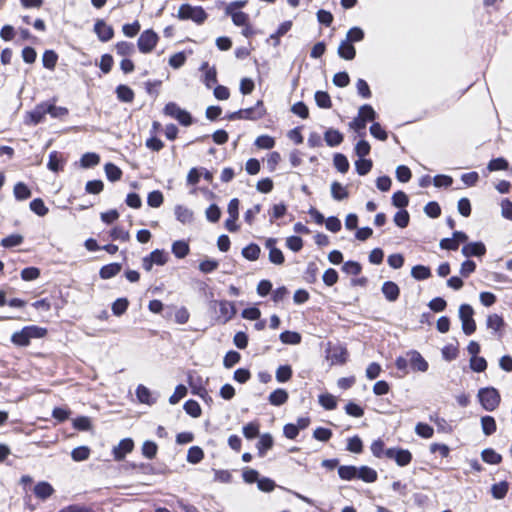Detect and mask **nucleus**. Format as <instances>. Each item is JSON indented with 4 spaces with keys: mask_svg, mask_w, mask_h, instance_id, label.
<instances>
[{
    "mask_svg": "<svg viewBox=\"0 0 512 512\" xmlns=\"http://www.w3.org/2000/svg\"><path fill=\"white\" fill-rule=\"evenodd\" d=\"M164 113L167 116L176 119L183 126H189L192 123V117L190 113L180 108L174 102H169L165 105Z\"/></svg>",
    "mask_w": 512,
    "mask_h": 512,
    "instance_id": "6",
    "label": "nucleus"
},
{
    "mask_svg": "<svg viewBox=\"0 0 512 512\" xmlns=\"http://www.w3.org/2000/svg\"><path fill=\"white\" fill-rule=\"evenodd\" d=\"M318 267L315 262H309L304 272V278L308 283H314L317 280Z\"/></svg>",
    "mask_w": 512,
    "mask_h": 512,
    "instance_id": "59",
    "label": "nucleus"
},
{
    "mask_svg": "<svg viewBox=\"0 0 512 512\" xmlns=\"http://www.w3.org/2000/svg\"><path fill=\"white\" fill-rule=\"evenodd\" d=\"M319 403L326 410H333L337 406L336 398L331 394H321L319 396Z\"/></svg>",
    "mask_w": 512,
    "mask_h": 512,
    "instance_id": "57",
    "label": "nucleus"
},
{
    "mask_svg": "<svg viewBox=\"0 0 512 512\" xmlns=\"http://www.w3.org/2000/svg\"><path fill=\"white\" fill-rule=\"evenodd\" d=\"M177 17L181 20H192L197 24H202L207 18V13L202 7L182 4L178 9Z\"/></svg>",
    "mask_w": 512,
    "mask_h": 512,
    "instance_id": "3",
    "label": "nucleus"
},
{
    "mask_svg": "<svg viewBox=\"0 0 512 512\" xmlns=\"http://www.w3.org/2000/svg\"><path fill=\"white\" fill-rule=\"evenodd\" d=\"M486 325L488 329L498 332L504 325V320L498 314H491L487 317Z\"/></svg>",
    "mask_w": 512,
    "mask_h": 512,
    "instance_id": "45",
    "label": "nucleus"
},
{
    "mask_svg": "<svg viewBox=\"0 0 512 512\" xmlns=\"http://www.w3.org/2000/svg\"><path fill=\"white\" fill-rule=\"evenodd\" d=\"M357 471V479H360L366 483H373L378 478L376 470L368 466H361L357 468Z\"/></svg>",
    "mask_w": 512,
    "mask_h": 512,
    "instance_id": "19",
    "label": "nucleus"
},
{
    "mask_svg": "<svg viewBox=\"0 0 512 512\" xmlns=\"http://www.w3.org/2000/svg\"><path fill=\"white\" fill-rule=\"evenodd\" d=\"M200 69L201 70H206L205 76H204V84L206 85L207 88H211L212 85L217 83V72H216V69L214 67L209 68L208 67V63L204 62L201 65Z\"/></svg>",
    "mask_w": 512,
    "mask_h": 512,
    "instance_id": "29",
    "label": "nucleus"
},
{
    "mask_svg": "<svg viewBox=\"0 0 512 512\" xmlns=\"http://www.w3.org/2000/svg\"><path fill=\"white\" fill-rule=\"evenodd\" d=\"M507 168H508V162L506 159H504L502 157L492 159L487 165V169L490 172L505 170Z\"/></svg>",
    "mask_w": 512,
    "mask_h": 512,
    "instance_id": "62",
    "label": "nucleus"
},
{
    "mask_svg": "<svg viewBox=\"0 0 512 512\" xmlns=\"http://www.w3.org/2000/svg\"><path fill=\"white\" fill-rule=\"evenodd\" d=\"M372 166H373V162L370 159L359 158L357 161H355L356 172L360 176H364V175L368 174L370 172V170L372 169Z\"/></svg>",
    "mask_w": 512,
    "mask_h": 512,
    "instance_id": "42",
    "label": "nucleus"
},
{
    "mask_svg": "<svg viewBox=\"0 0 512 512\" xmlns=\"http://www.w3.org/2000/svg\"><path fill=\"white\" fill-rule=\"evenodd\" d=\"M279 338L283 344L297 345L301 342V335L294 331H284Z\"/></svg>",
    "mask_w": 512,
    "mask_h": 512,
    "instance_id": "38",
    "label": "nucleus"
},
{
    "mask_svg": "<svg viewBox=\"0 0 512 512\" xmlns=\"http://www.w3.org/2000/svg\"><path fill=\"white\" fill-rule=\"evenodd\" d=\"M343 134L334 128H329L324 133V140L329 147H336L343 142Z\"/></svg>",
    "mask_w": 512,
    "mask_h": 512,
    "instance_id": "18",
    "label": "nucleus"
},
{
    "mask_svg": "<svg viewBox=\"0 0 512 512\" xmlns=\"http://www.w3.org/2000/svg\"><path fill=\"white\" fill-rule=\"evenodd\" d=\"M276 380L279 383H284L292 377V368L290 365H281L277 368L275 374Z\"/></svg>",
    "mask_w": 512,
    "mask_h": 512,
    "instance_id": "44",
    "label": "nucleus"
},
{
    "mask_svg": "<svg viewBox=\"0 0 512 512\" xmlns=\"http://www.w3.org/2000/svg\"><path fill=\"white\" fill-rule=\"evenodd\" d=\"M134 448V442L131 438L122 439L117 446L112 450V454L116 461H121L125 456L130 453Z\"/></svg>",
    "mask_w": 512,
    "mask_h": 512,
    "instance_id": "9",
    "label": "nucleus"
},
{
    "mask_svg": "<svg viewBox=\"0 0 512 512\" xmlns=\"http://www.w3.org/2000/svg\"><path fill=\"white\" fill-rule=\"evenodd\" d=\"M100 162V157L96 153L88 152L85 153L80 160L83 168H90L96 166Z\"/></svg>",
    "mask_w": 512,
    "mask_h": 512,
    "instance_id": "47",
    "label": "nucleus"
},
{
    "mask_svg": "<svg viewBox=\"0 0 512 512\" xmlns=\"http://www.w3.org/2000/svg\"><path fill=\"white\" fill-rule=\"evenodd\" d=\"M462 254L465 257H481L486 253V247L482 242H470L462 247Z\"/></svg>",
    "mask_w": 512,
    "mask_h": 512,
    "instance_id": "13",
    "label": "nucleus"
},
{
    "mask_svg": "<svg viewBox=\"0 0 512 512\" xmlns=\"http://www.w3.org/2000/svg\"><path fill=\"white\" fill-rule=\"evenodd\" d=\"M58 60V55L53 50H46L42 56L43 66L49 70H54Z\"/></svg>",
    "mask_w": 512,
    "mask_h": 512,
    "instance_id": "37",
    "label": "nucleus"
},
{
    "mask_svg": "<svg viewBox=\"0 0 512 512\" xmlns=\"http://www.w3.org/2000/svg\"><path fill=\"white\" fill-rule=\"evenodd\" d=\"M136 396L141 403L151 405L156 399L152 397L151 391L144 385L140 384L136 388Z\"/></svg>",
    "mask_w": 512,
    "mask_h": 512,
    "instance_id": "25",
    "label": "nucleus"
},
{
    "mask_svg": "<svg viewBox=\"0 0 512 512\" xmlns=\"http://www.w3.org/2000/svg\"><path fill=\"white\" fill-rule=\"evenodd\" d=\"M315 102L319 108L329 109L332 106V101L329 94L325 91H316Z\"/></svg>",
    "mask_w": 512,
    "mask_h": 512,
    "instance_id": "40",
    "label": "nucleus"
},
{
    "mask_svg": "<svg viewBox=\"0 0 512 512\" xmlns=\"http://www.w3.org/2000/svg\"><path fill=\"white\" fill-rule=\"evenodd\" d=\"M508 489L509 483L507 481H501L492 485L491 494L493 498L500 500L506 496Z\"/></svg>",
    "mask_w": 512,
    "mask_h": 512,
    "instance_id": "31",
    "label": "nucleus"
},
{
    "mask_svg": "<svg viewBox=\"0 0 512 512\" xmlns=\"http://www.w3.org/2000/svg\"><path fill=\"white\" fill-rule=\"evenodd\" d=\"M381 291L389 302H395L400 295L399 286L393 281L384 282Z\"/></svg>",
    "mask_w": 512,
    "mask_h": 512,
    "instance_id": "16",
    "label": "nucleus"
},
{
    "mask_svg": "<svg viewBox=\"0 0 512 512\" xmlns=\"http://www.w3.org/2000/svg\"><path fill=\"white\" fill-rule=\"evenodd\" d=\"M481 428L486 436L492 435L497 428L495 419L489 415L481 417Z\"/></svg>",
    "mask_w": 512,
    "mask_h": 512,
    "instance_id": "34",
    "label": "nucleus"
},
{
    "mask_svg": "<svg viewBox=\"0 0 512 512\" xmlns=\"http://www.w3.org/2000/svg\"><path fill=\"white\" fill-rule=\"evenodd\" d=\"M266 113L263 101L259 100L255 106L242 109L243 119L258 120L261 119Z\"/></svg>",
    "mask_w": 512,
    "mask_h": 512,
    "instance_id": "14",
    "label": "nucleus"
},
{
    "mask_svg": "<svg viewBox=\"0 0 512 512\" xmlns=\"http://www.w3.org/2000/svg\"><path fill=\"white\" fill-rule=\"evenodd\" d=\"M357 472V467L352 465H342L338 468L339 477L345 481L357 479Z\"/></svg>",
    "mask_w": 512,
    "mask_h": 512,
    "instance_id": "27",
    "label": "nucleus"
},
{
    "mask_svg": "<svg viewBox=\"0 0 512 512\" xmlns=\"http://www.w3.org/2000/svg\"><path fill=\"white\" fill-rule=\"evenodd\" d=\"M411 276L416 280H426L431 276V270L424 265H416L411 269Z\"/></svg>",
    "mask_w": 512,
    "mask_h": 512,
    "instance_id": "36",
    "label": "nucleus"
},
{
    "mask_svg": "<svg viewBox=\"0 0 512 512\" xmlns=\"http://www.w3.org/2000/svg\"><path fill=\"white\" fill-rule=\"evenodd\" d=\"M393 220L398 227L405 228L409 224L410 216L406 210L402 209L396 212Z\"/></svg>",
    "mask_w": 512,
    "mask_h": 512,
    "instance_id": "58",
    "label": "nucleus"
},
{
    "mask_svg": "<svg viewBox=\"0 0 512 512\" xmlns=\"http://www.w3.org/2000/svg\"><path fill=\"white\" fill-rule=\"evenodd\" d=\"M35 495L40 499H47L53 493V488L48 482H39L34 487Z\"/></svg>",
    "mask_w": 512,
    "mask_h": 512,
    "instance_id": "33",
    "label": "nucleus"
},
{
    "mask_svg": "<svg viewBox=\"0 0 512 512\" xmlns=\"http://www.w3.org/2000/svg\"><path fill=\"white\" fill-rule=\"evenodd\" d=\"M149 256L154 265L163 266L168 260V254L164 250L156 249Z\"/></svg>",
    "mask_w": 512,
    "mask_h": 512,
    "instance_id": "52",
    "label": "nucleus"
},
{
    "mask_svg": "<svg viewBox=\"0 0 512 512\" xmlns=\"http://www.w3.org/2000/svg\"><path fill=\"white\" fill-rule=\"evenodd\" d=\"M47 103H41L37 105L32 111L28 113L29 121L28 123L37 125L42 122L47 113Z\"/></svg>",
    "mask_w": 512,
    "mask_h": 512,
    "instance_id": "17",
    "label": "nucleus"
},
{
    "mask_svg": "<svg viewBox=\"0 0 512 512\" xmlns=\"http://www.w3.org/2000/svg\"><path fill=\"white\" fill-rule=\"evenodd\" d=\"M184 410H185V412L188 415H190V416H192L194 418L199 417L201 415V412H202L201 411V407L198 404V402L195 401V400H192V399H190V400L185 402Z\"/></svg>",
    "mask_w": 512,
    "mask_h": 512,
    "instance_id": "50",
    "label": "nucleus"
},
{
    "mask_svg": "<svg viewBox=\"0 0 512 512\" xmlns=\"http://www.w3.org/2000/svg\"><path fill=\"white\" fill-rule=\"evenodd\" d=\"M94 32L102 42L111 40L114 36V30L111 26L107 25L103 20H97L94 24Z\"/></svg>",
    "mask_w": 512,
    "mask_h": 512,
    "instance_id": "12",
    "label": "nucleus"
},
{
    "mask_svg": "<svg viewBox=\"0 0 512 512\" xmlns=\"http://www.w3.org/2000/svg\"><path fill=\"white\" fill-rule=\"evenodd\" d=\"M104 169L107 179L112 182L119 180L122 176L121 169L113 163H107Z\"/></svg>",
    "mask_w": 512,
    "mask_h": 512,
    "instance_id": "43",
    "label": "nucleus"
},
{
    "mask_svg": "<svg viewBox=\"0 0 512 512\" xmlns=\"http://www.w3.org/2000/svg\"><path fill=\"white\" fill-rule=\"evenodd\" d=\"M292 27V21H284L278 27V29L270 35L269 40L273 41V46L277 47L280 44V37L284 36Z\"/></svg>",
    "mask_w": 512,
    "mask_h": 512,
    "instance_id": "21",
    "label": "nucleus"
},
{
    "mask_svg": "<svg viewBox=\"0 0 512 512\" xmlns=\"http://www.w3.org/2000/svg\"><path fill=\"white\" fill-rule=\"evenodd\" d=\"M14 196L17 200H26L28 199L30 196H31V191L30 189L28 188V186L26 184H24L23 182H18L15 186H14Z\"/></svg>",
    "mask_w": 512,
    "mask_h": 512,
    "instance_id": "41",
    "label": "nucleus"
},
{
    "mask_svg": "<svg viewBox=\"0 0 512 512\" xmlns=\"http://www.w3.org/2000/svg\"><path fill=\"white\" fill-rule=\"evenodd\" d=\"M90 456V449L87 446H79L72 450L71 457L74 461L80 462L87 460Z\"/></svg>",
    "mask_w": 512,
    "mask_h": 512,
    "instance_id": "48",
    "label": "nucleus"
},
{
    "mask_svg": "<svg viewBox=\"0 0 512 512\" xmlns=\"http://www.w3.org/2000/svg\"><path fill=\"white\" fill-rule=\"evenodd\" d=\"M333 164L340 173H346L350 166L347 157L341 153H336L334 155Z\"/></svg>",
    "mask_w": 512,
    "mask_h": 512,
    "instance_id": "39",
    "label": "nucleus"
},
{
    "mask_svg": "<svg viewBox=\"0 0 512 512\" xmlns=\"http://www.w3.org/2000/svg\"><path fill=\"white\" fill-rule=\"evenodd\" d=\"M273 446V438L270 434L266 433L260 436L257 444L258 454L262 457Z\"/></svg>",
    "mask_w": 512,
    "mask_h": 512,
    "instance_id": "30",
    "label": "nucleus"
},
{
    "mask_svg": "<svg viewBox=\"0 0 512 512\" xmlns=\"http://www.w3.org/2000/svg\"><path fill=\"white\" fill-rule=\"evenodd\" d=\"M260 252V247L255 243H251L242 249V256L249 261H256L260 256Z\"/></svg>",
    "mask_w": 512,
    "mask_h": 512,
    "instance_id": "32",
    "label": "nucleus"
},
{
    "mask_svg": "<svg viewBox=\"0 0 512 512\" xmlns=\"http://www.w3.org/2000/svg\"><path fill=\"white\" fill-rule=\"evenodd\" d=\"M407 356L409 357V364L414 371L426 372L428 370V362L418 351L411 350L407 352Z\"/></svg>",
    "mask_w": 512,
    "mask_h": 512,
    "instance_id": "11",
    "label": "nucleus"
},
{
    "mask_svg": "<svg viewBox=\"0 0 512 512\" xmlns=\"http://www.w3.org/2000/svg\"><path fill=\"white\" fill-rule=\"evenodd\" d=\"M204 457V452L199 446H192L187 453V461L192 464L199 463Z\"/></svg>",
    "mask_w": 512,
    "mask_h": 512,
    "instance_id": "46",
    "label": "nucleus"
},
{
    "mask_svg": "<svg viewBox=\"0 0 512 512\" xmlns=\"http://www.w3.org/2000/svg\"><path fill=\"white\" fill-rule=\"evenodd\" d=\"M116 95L119 101L124 103H131L134 100L133 90L124 84H120L116 88Z\"/></svg>",
    "mask_w": 512,
    "mask_h": 512,
    "instance_id": "23",
    "label": "nucleus"
},
{
    "mask_svg": "<svg viewBox=\"0 0 512 512\" xmlns=\"http://www.w3.org/2000/svg\"><path fill=\"white\" fill-rule=\"evenodd\" d=\"M415 433L422 438L429 439L433 436L434 430L430 425L419 422L415 426Z\"/></svg>",
    "mask_w": 512,
    "mask_h": 512,
    "instance_id": "53",
    "label": "nucleus"
},
{
    "mask_svg": "<svg viewBox=\"0 0 512 512\" xmlns=\"http://www.w3.org/2000/svg\"><path fill=\"white\" fill-rule=\"evenodd\" d=\"M474 310L469 304H462L459 307V318L462 323V330L465 335H471L476 330V323L473 319Z\"/></svg>",
    "mask_w": 512,
    "mask_h": 512,
    "instance_id": "5",
    "label": "nucleus"
},
{
    "mask_svg": "<svg viewBox=\"0 0 512 512\" xmlns=\"http://www.w3.org/2000/svg\"><path fill=\"white\" fill-rule=\"evenodd\" d=\"M62 162L63 161H62L61 157L59 156L58 152L53 151L49 155V161H48L47 167L49 170H51L53 172H58L59 170L62 169Z\"/></svg>",
    "mask_w": 512,
    "mask_h": 512,
    "instance_id": "51",
    "label": "nucleus"
},
{
    "mask_svg": "<svg viewBox=\"0 0 512 512\" xmlns=\"http://www.w3.org/2000/svg\"><path fill=\"white\" fill-rule=\"evenodd\" d=\"M158 446L153 441H145L142 445V454L148 459H153L157 454Z\"/></svg>",
    "mask_w": 512,
    "mask_h": 512,
    "instance_id": "55",
    "label": "nucleus"
},
{
    "mask_svg": "<svg viewBox=\"0 0 512 512\" xmlns=\"http://www.w3.org/2000/svg\"><path fill=\"white\" fill-rule=\"evenodd\" d=\"M218 305H219L218 320L221 323L228 322L236 314V308H235L234 303L227 301V300H222V301L218 302Z\"/></svg>",
    "mask_w": 512,
    "mask_h": 512,
    "instance_id": "10",
    "label": "nucleus"
},
{
    "mask_svg": "<svg viewBox=\"0 0 512 512\" xmlns=\"http://www.w3.org/2000/svg\"><path fill=\"white\" fill-rule=\"evenodd\" d=\"M255 145L260 149H271L275 145V140L271 136L261 135L256 138Z\"/></svg>",
    "mask_w": 512,
    "mask_h": 512,
    "instance_id": "61",
    "label": "nucleus"
},
{
    "mask_svg": "<svg viewBox=\"0 0 512 512\" xmlns=\"http://www.w3.org/2000/svg\"><path fill=\"white\" fill-rule=\"evenodd\" d=\"M158 39L157 33L152 29L143 31L137 41L139 51L144 54L151 52L155 48Z\"/></svg>",
    "mask_w": 512,
    "mask_h": 512,
    "instance_id": "7",
    "label": "nucleus"
},
{
    "mask_svg": "<svg viewBox=\"0 0 512 512\" xmlns=\"http://www.w3.org/2000/svg\"><path fill=\"white\" fill-rule=\"evenodd\" d=\"M189 251V245L184 240H177L172 244V253L176 258H185L189 254Z\"/></svg>",
    "mask_w": 512,
    "mask_h": 512,
    "instance_id": "26",
    "label": "nucleus"
},
{
    "mask_svg": "<svg viewBox=\"0 0 512 512\" xmlns=\"http://www.w3.org/2000/svg\"><path fill=\"white\" fill-rule=\"evenodd\" d=\"M477 398L486 411H494L501 402L499 391L494 387L480 388L477 393Z\"/></svg>",
    "mask_w": 512,
    "mask_h": 512,
    "instance_id": "2",
    "label": "nucleus"
},
{
    "mask_svg": "<svg viewBox=\"0 0 512 512\" xmlns=\"http://www.w3.org/2000/svg\"><path fill=\"white\" fill-rule=\"evenodd\" d=\"M164 197L161 191L154 190L148 194L147 204L152 208H158L163 204Z\"/></svg>",
    "mask_w": 512,
    "mask_h": 512,
    "instance_id": "49",
    "label": "nucleus"
},
{
    "mask_svg": "<svg viewBox=\"0 0 512 512\" xmlns=\"http://www.w3.org/2000/svg\"><path fill=\"white\" fill-rule=\"evenodd\" d=\"M187 382L191 388L192 394L205 401H207V399H211L206 389L208 378L204 379L201 375L194 372L188 374Z\"/></svg>",
    "mask_w": 512,
    "mask_h": 512,
    "instance_id": "4",
    "label": "nucleus"
},
{
    "mask_svg": "<svg viewBox=\"0 0 512 512\" xmlns=\"http://www.w3.org/2000/svg\"><path fill=\"white\" fill-rule=\"evenodd\" d=\"M46 333L47 330L45 328L35 325L25 326L22 330L12 334L11 341L17 346L25 347L30 344L31 339L42 338Z\"/></svg>",
    "mask_w": 512,
    "mask_h": 512,
    "instance_id": "1",
    "label": "nucleus"
},
{
    "mask_svg": "<svg viewBox=\"0 0 512 512\" xmlns=\"http://www.w3.org/2000/svg\"><path fill=\"white\" fill-rule=\"evenodd\" d=\"M121 264L119 263H110L107 265H104L100 271L99 275L102 279H110L117 275L121 271Z\"/></svg>",
    "mask_w": 512,
    "mask_h": 512,
    "instance_id": "24",
    "label": "nucleus"
},
{
    "mask_svg": "<svg viewBox=\"0 0 512 512\" xmlns=\"http://www.w3.org/2000/svg\"><path fill=\"white\" fill-rule=\"evenodd\" d=\"M338 55L345 60H352L356 55L355 47L348 41L343 40L338 47Z\"/></svg>",
    "mask_w": 512,
    "mask_h": 512,
    "instance_id": "22",
    "label": "nucleus"
},
{
    "mask_svg": "<svg viewBox=\"0 0 512 512\" xmlns=\"http://www.w3.org/2000/svg\"><path fill=\"white\" fill-rule=\"evenodd\" d=\"M392 203L395 207L404 208L408 205L409 198L403 191H397L392 196Z\"/></svg>",
    "mask_w": 512,
    "mask_h": 512,
    "instance_id": "63",
    "label": "nucleus"
},
{
    "mask_svg": "<svg viewBox=\"0 0 512 512\" xmlns=\"http://www.w3.org/2000/svg\"><path fill=\"white\" fill-rule=\"evenodd\" d=\"M482 460L488 464H499L502 461V456L491 448L484 449L481 452Z\"/></svg>",
    "mask_w": 512,
    "mask_h": 512,
    "instance_id": "35",
    "label": "nucleus"
},
{
    "mask_svg": "<svg viewBox=\"0 0 512 512\" xmlns=\"http://www.w3.org/2000/svg\"><path fill=\"white\" fill-rule=\"evenodd\" d=\"M174 215L176 219L184 225L191 224L194 220L193 211L184 205H176L174 208Z\"/></svg>",
    "mask_w": 512,
    "mask_h": 512,
    "instance_id": "15",
    "label": "nucleus"
},
{
    "mask_svg": "<svg viewBox=\"0 0 512 512\" xmlns=\"http://www.w3.org/2000/svg\"><path fill=\"white\" fill-rule=\"evenodd\" d=\"M331 196L337 201L346 199L349 196L348 190L341 183L334 181L331 184Z\"/></svg>",
    "mask_w": 512,
    "mask_h": 512,
    "instance_id": "28",
    "label": "nucleus"
},
{
    "mask_svg": "<svg viewBox=\"0 0 512 512\" xmlns=\"http://www.w3.org/2000/svg\"><path fill=\"white\" fill-rule=\"evenodd\" d=\"M30 209L38 216H45L48 213V208L45 206L41 198H36L30 202Z\"/></svg>",
    "mask_w": 512,
    "mask_h": 512,
    "instance_id": "54",
    "label": "nucleus"
},
{
    "mask_svg": "<svg viewBox=\"0 0 512 512\" xmlns=\"http://www.w3.org/2000/svg\"><path fill=\"white\" fill-rule=\"evenodd\" d=\"M364 38V31L360 27H352L346 34L345 41L349 43L360 42Z\"/></svg>",
    "mask_w": 512,
    "mask_h": 512,
    "instance_id": "56",
    "label": "nucleus"
},
{
    "mask_svg": "<svg viewBox=\"0 0 512 512\" xmlns=\"http://www.w3.org/2000/svg\"><path fill=\"white\" fill-rule=\"evenodd\" d=\"M288 393L282 388H278L270 393L268 401L273 406H281L288 400Z\"/></svg>",
    "mask_w": 512,
    "mask_h": 512,
    "instance_id": "20",
    "label": "nucleus"
},
{
    "mask_svg": "<svg viewBox=\"0 0 512 512\" xmlns=\"http://www.w3.org/2000/svg\"><path fill=\"white\" fill-rule=\"evenodd\" d=\"M241 359V356L238 352L236 351H228L223 359V365L224 367L226 368H231L233 367L235 364H237Z\"/></svg>",
    "mask_w": 512,
    "mask_h": 512,
    "instance_id": "64",
    "label": "nucleus"
},
{
    "mask_svg": "<svg viewBox=\"0 0 512 512\" xmlns=\"http://www.w3.org/2000/svg\"><path fill=\"white\" fill-rule=\"evenodd\" d=\"M135 51L134 45L130 42L121 41L116 44V52L121 56L132 55Z\"/></svg>",
    "mask_w": 512,
    "mask_h": 512,
    "instance_id": "60",
    "label": "nucleus"
},
{
    "mask_svg": "<svg viewBox=\"0 0 512 512\" xmlns=\"http://www.w3.org/2000/svg\"><path fill=\"white\" fill-rule=\"evenodd\" d=\"M385 456L394 460L400 467L407 466L412 460V454L409 450L396 447L386 449Z\"/></svg>",
    "mask_w": 512,
    "mask_h": 512,
    "instance_id": "8",
    "label": "nucleus"
}]
</instances>
